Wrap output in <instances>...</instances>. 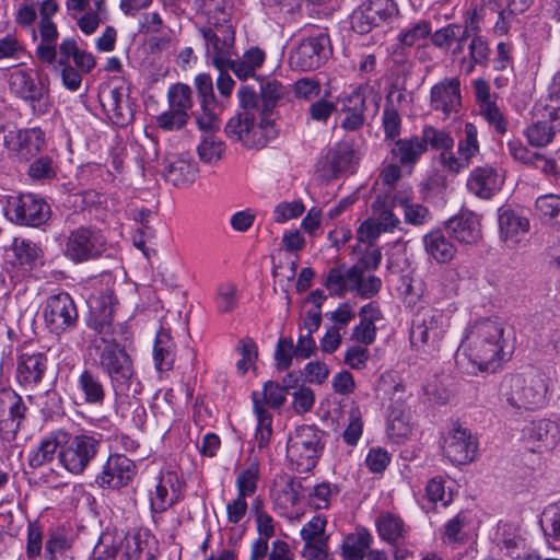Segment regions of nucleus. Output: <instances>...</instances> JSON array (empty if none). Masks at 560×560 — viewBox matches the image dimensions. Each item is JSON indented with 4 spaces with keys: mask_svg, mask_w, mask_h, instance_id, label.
Here are the masks:
<instances>
[{
    "mask_svg": "<svg viewBox=\"0 0 560 560\" xmlns=\"http://www.w3.org/2000/svg\"><path fill=\"white\" fill-rule=\"evenodd\" d=\"M252 397L254 404V413L257 418L256 440L258 442V446L264 447L268 444L272 433V416L267 409L264 408L260 399H258V393L254 392Z\"/></svg>",
    "mask_w": 560,
    "mask_h": 560,
    "instance_id": "nucleus-47",
    "label": "nucleus"
},
{
    "mask_svg": "<svg viewBox=\"0 0 560 560\" xmlns=\"http://www.w3.org/2000/svg\"><path fill=\"white\" fill-rule=\"evenodd\" d=\"M67 434L55 433L44 438L37 448L33 450L28 455V464L36 468L45 463L52 460L56 452L62 447Z\"/></svg>",
    "mask_w": 560,
    "mask_h": 560,
    "instance_id": "nucleus-41",
    "label": "nucleus"
},
{
    "mask_svg": "<svg viewBox=\"0 0 560 560\" xmlns=\"http://www.w3.org/2000/svg\"><path fill=\"white\" fill-rule=\"evenodd\" d=\"M225 151V144L214 135H205L197 148L199 159L205 163L219 161Z\"/></svg>",
    "mask_w": 560,
    "mask_h": 560,
    "instance_id": "nucleus-56",
    "label": "nucleus"
},
{
    "mask_svg": "<svg viewBox=\"0 0 560 560\" xmlns=\"http://www.w3.org/2000/svg\"><path fill=\"white\" fill-rule=\"evenodd\" d=\"M67 8L75 18L81 14L78 25L88 35L108 18L105 0H67Z\"/></svg>",
    "mask_w": 560,
    "mask_h": 560,
    "instance_id": "nucleus-21",
    "label": "nucleus"
},
{
    "mask_svg": "<svg viewBox=\"0 0 560 560\" xmlns=\"http://www.w3.org/2000/svg\"><path fill=\"white\" fill-rule=\"evenodd\" d=\"M225 133L248 149H261L277 137L278 130L271 116L238 113L228 121Z\"/></svg>",
    "mask_w": 560,
    "mask_h": 560,
    "instance_id": "nucleus-4",
    "label": "nucleus"
},
{
    "mask_svg": "<svg viewBox=\"0 0 560 560\" xmlns=\"http://www.w3.org/2000/svg\"><path fill=\"white\" fill-rule=\"evenodd\" d=\"M215 304L220 313L232 312L237 305L236 287L231 282L222 283L218 288Z\"/></svg>",
    "mask_w": 560,
    "mask_h": 560,
    "instance_id": "nucleus-63",
    "label": "nucleus"
},
{
    "mask_svg": "<svg viewBox=\"0 0 560 560\" xmlns=\"http://www.w3.org/2000/svg\"><path fill=\"white\" fill-rule=\"evenodd\" d=\"M237 98L240 107L242 108L241 113H249L253 116L261 114V105H259V95L252 86L241 85V88L237 91Z\"/></svg>",
    "mask_w": 560,
    "mask_h": 560,
    "instance_id": "nucleus-62",
    "label": "nucleus"
},
{
    "mask_svg": "<svg viewBox=\"0 0 560 560\" xmlns=\"http://www.w3.org/2000/svg\"><path fill=\"white\" fill-rule=\"evenodd\" d=\"M65 445L59 450V462L69 472L82 474L96 456L101 441L93 435L79 434L70 440H65Z\"/></svg>",
    "mask_w": 560,
    "mask_h": 560,
    "instance_id": "nucleus-11",
    "label": "nucleus"
},
{
    "mask_svg": "<svg viewBox=\"0 0 560 560\" xmlns=\"http://www.w3.org/2000/svg\"><path fill=\"white\" fill-rule=\"evenodd\" d=\"M478 442L468 429L462 425L454 428L444 438L443 452L456 465H465L475 459Z\"/></svg>",
    "mask_w": 560,
    "mask_h": 560,
    "instance_id": "nucleus-20",
    "label": "nucleus"
},
{
    "mask_svg": "<svg viewBox=\"0 0 560 560\" xmlns=\"http://www.w3.org/2000/svg\"><path fill=\"white\" fill-rule=\"evenodd\" d=\"M49 214V206L32 194L13 198L7 209L9 219L21 225L38 226L48 220Z\"/></svg>",
    "mask_w": 560,
    "mask_h": 560,
    "instance_id": "nucleus-16",
    "label": "nucleus"
},
{
    "mask_svg": "<svg viewBox=\"0 0 560 560\" xmlns=\"http://www.w3.org/2000/svg\"><path fill=\"white\" fill-rule=\"evenodd\" d=\"M259 479V467L256 463H252L246 469H243L236 477L235 486L237 495L247 498L253 495L257 490Z\"/></svg>",
    "mask_w": 560,
    "mask_h": 560,
    "instance_id": "nucleus-57",
    "label": "nucleus"
},
{
    "mask_svg": "<svg viewBox=\"0 0 560 560\" xmlns=\"http://www.w3.org/2000/svg\"><path fill=\"white\" fill-rule=\"evenodd\" d=\"M135 475L132 460L125 455H110L103 467L102 472L96 477V482L102 488L118 489L126 487Z\"/></svg>",
    "mask_w": 560,
    "mask_h": 560,
    "instance_id": "nucleus-22",
    "label": "nucleus"
},
{
    "mask_svg": "<svg viewBox=\"0 0 560 560\" xmlns=\"http://www.w3.org/2000/svg\"><path fill=\"white\" fill-rule=\"evenodd\" d=\"M376 527L380 536L389 544H397L405 538L406 527L402 520L394 514L378 516Z\"/></svg>",
    "mask_w": 560,
    "mask_h": 560,
    "instance_id": "nucleus-45",
    "label": "nucleus"
},
{
    "mask_svg": "<svg viewBox=\"0 0 560 560\" xmlns=\"http://www.w3.org/2000/svg\"><path fill=\"white\" fill-rule=\"evenodd\" d=\"M12 249L21 264L34 265L42 256V249L34 242L15 237Z\"/></svg>",
    "mask_w": 560,
    "mask_h": 560,
    "instance_id": "nucleus-59",
    "label": "nucleus"
},
{
    "mask_svg": "<svg viewBox=\"0 0 560 560\" xmlns=\"http://www.w3.org/2000/svg\"><path fill=\"white\" fill-rule=\"evenodd\" d=\"M354 151L350 144L339 142L335 144L317 164V172L325 179H331L352 170Z\"/></svg>",
    "mask_w": 560,
    "mask_h": 560,
    "instance_id": "nucleus-23",
    "label": "nucleus"
},
{
    "mask_svg": "<svg viewBox=\"0 0 560 560\" xmlns=\"http://www.w3.org/2000/svg\"><path fill=\"white\" fill-rule=\"evenodd\" d=\"M320 451V436L311 425H301L289 435L287 457L300 472H307L315 467Z\"/></svg>",
    "mask_w": 560,
    "mask_h": 560,
    "instance_id": "nucleus-7",
    "label": "nucleus"
},
{
    "mask_svg": "<svg viewBox=\"0 0 560 560\" xmlns=\"http://www.w3.org/2000/svg\"><path fill=\"white\" fill-rule=\"evenodd\" d=\"M90 317L88 326L94 331L92 337L107 338L115 336L116 330L113 325V313L116 305V299L113 290L90 296L89 301Z\"/></svg>",
    "mask_w": 560,
    "mask_h": 560,
    "instance_id": "nucleus-17",
    "label": "nucleus"
},
{
    "mask_svg": "<svg viewBox=\"0 0 560 560\" xmlns=\"http://www.w3.org/2000/svg\"><path fill=\"white\" fill-rule=\"evenodd\" d=\"M337 493L328 482L316 485L308 494V503L316 510L327 509Z\"/></svg>",
    "mask_w": 560,
    "mask_h": 560,
    "instance_id": "nucleus-64",
    "label": "nucleus"
},
{
    "mask_svg": "<svg viewBox=\"0 0 560 560\" xmlns=\"http://www.w3.org/2000/svg\"><path fill=\"white\" fill-rule=\"evenodd\" d=\"M420 142L424 143V152L428 150V147L440 152L453 149L454 147V139L450 132L433 126L423 127Z\"/></svg>",
    "mask_w": 560,
    "mask_h": 560,
    "instance_id": "nucleus-53",
    "label": "nucleus"
},
{
    "mask_svg": "<svg viewBox=\"0 0 560 560\" xmlns=\"http://www.w3.org/2000/svg\"><path fill=\"white\" fill-rule=\"evenodd\" d=\"M548 386L542 374L530 372L509 380L506 401L515 410H532L545 405Z\"/></svg>",
    "mask_w": 560,
    "mask_h": 560,
    "instance_id": "nucleus-5",
    "label": "nucleus"
},
{
    "mask_svg": "<svg viewBox=\"0 0 560 560\" xmlns=\"http://www.w3.org/2000/svg\"><path fill=\"white\" fill-rule=\"evenodd\" d=\"M162 174L167 183L175 187H183L196 179L198 166L188 156H177L165 164Z\"/></svg>",
    "mask_w": 560,
    "mask_h": 560,
    "instance_id": "nucleus-31",
    "label": "nucleus"
},
{
    "mask_svg": "<svg viewBox=\"0 0 560 560\" xmlns=\"http://www.w3.org/2000/svg\"><path fill=\"white\" fill-rule=\"evenodd\" d=\"M9 90L16 97L32 105L36 112L45 113L48 108V88L40 79L36 80L31 69H18L9 74Z\"/></svg>",
    "mask_w": 560,
    "mask_h": 560,
    "instance_id": "nucleus-14",
    "label": "nucleus"
},
{
    "mask_svg": "<svg viewBox=\"0 0 560 560\" xmlns=\"http://www.w3.org/2000/svg\"><path fill=\"white\" fill-rule=\"evenodd\" d=\"M386 430L388 436L396 443H400L411 434L409 417L405 409L392 407Z\"/></svg>",
    "mask_w": 560,
    "mask_h": 560,
    "instance_id": "nucleus-46",
    "label": "nucleus"
},
{
    "mask_svg": "<svg viewBox=\"0 0 560 560\" xmlns=\"http://www.w3.org/2000/svg\"><path fill=\"white\" fill-rule=\"evenodd\" d=\"M168 110L156 118L158 126L163 130H179L186 126L192 108V90L184 83H176L167 91Z\"/></svg>",
    "mask_w": 560,
    "mask_h": 560,
    "instance_id": "nucleus-10",
    "label": "nucleus"
},
{
    "mask_svg": "<svg viewBox=\"0 0 560 560\" xmlns=\"http://www.w3.org/2000/svg\"><path fill=\"white\" fill-rule=\"evenodd\" d=\"M265 539H256L252 545L250 560H293L289 545L283 540L272 542L271 550Z\"/></svg>",
    "mask_w": 560,
    "mask_h": 560,
    "instance_id": "nucleus-42",
    "label": "nucleus"
},
{
    "mask_svg": "<svg viewBox=\"0 0 560 560\" xmlns=\"http://www.w3.org/2000/svg\"><path fill=\"white\" fill-rule=\"evenodd\" d=\"M199 33L205 42L208 62L215 69H226L230 58L236 56L235 28L233 26L199 27Z\"/></svg>",
    "mask_w": 560,
    "mask_h": 560,
    "instance_id": "nucleus-12",
    "label": "nucleus"
},
{
    "mask_svg": "<svg viewBox=\"0 0 560 560\" xmlns=\"http://www.w3.org/2000/svg\"><path fill=\"white\" fill-rule=\"evenodd\" d=\"M431 107L448 116L457 113L462 105L460 82L458 78H445L431 88Z\"/></svg>",
    "mask_w": 560,
    "mask_h": 560,
    "instance_id": "nucleus-24",
    "label": "nucleus"
},
{
    "mask_svg": "<svg viewBox=\"0 0 560 560\" xmlns=\"http://www.w3.org/2000/svg\"><path fill=\"white\" fill-rule=\"evenodd\" d=\"M88 351L109 377L116 395L135 396L141 393L142 385L132 359L125 347L116 341L115 336L91 337Z\"/></svg>",
    "mask_w": 560,
    "mask_h": 560,
    "instance_id": "nucleus-2",
    "label": "nucleus"
},
{
    "mask_svg": "<svg viewBox=\"0 0 560 560\" xmlns=\"http://www.w3.org/2000/svg\"><path fill=\"white\" fill-rule=\"evenodd\" d=\"M511 332H506L505 323L498 318H480L467 330L462 342L464 359L459 360L467 373L494 372L509 352Z\"/></svg>",
    "mask_w": 560,
    "mask_h": 560,
    "instance_id": "nucleus-1",
    "label": "nucleus"
},
{
    "mask_svg": "<svg viewBox=\"0 0 560 560\" xmlns=\"http://www.w3.org/2000/svg\"><path fill=\"white\" fill-rule=\"evenodd\" d=\"M447 230L460 243L476 244L481 237L479 219L471 212H463L447 222Z\"/></svg>",
    "mask_w": 560,
    "mask_h": 560,
    "instance_id": "nucleus-30",
    "label": "nucleus"
},
{
    "mask_svg": "<svg viewBox=\"0 0 560 560\" xmlns=\"http://www.w3.org/2000/svg\"><path fill=\"white\" fill-rule=\"evenodd\" d=\"M330 39L319 33L302 39L289 54V65L296 71H313L320 68L330 57Z\"/></svg>",
    "mask_w": 560,
    "mask_h": 560,
    "instance_id": "nucleus-9",
    "label": "nucleus"
},
{
    "mask_svg": "<svg viewBox=\"0 0 560 560\" xmlns=\"http://www.w3.org/2000/svg\"><path fill=\"white\" fill-rule=\"evenodd\" d=\"M266 60V52L253 46L245 50L242 56L230 58L226 69L231 70L234 75L242 81L257 78V71L262 67Z\"/></svg>",
    "mask_w": 560,
    "mask_h": 560,
    "instance_id": "nucleus-29",
    "label": "nucleus"
},
{
    "mask_svg": "<svg viewBox=\"0 0 560 560\" xmlns=\"http://www.w3.org/2000/svg\"><path fill=\"white\" fill-rule=\"evenodd\" d=\"M423 245L427 254L439 264L451 261L456 254L454 244L439 230L425 234Z\"/></svg>",
    "mask_w": 560,
    "mask_h": 560,
    "instance_id": "nucleus-37",
    "label": "nucleus"
},
{
    "mask_svg": "<svg viewBox=\"0 0 560 560\" xmlns=\"http://www.w3.org/2000/svg\"><path fill=\"white\" fill-rule=\"evenodd\" d=\"M47 359L40 352L23 353L18 363L16 377L25 386L38 384L45 373Z\"/></svg>",
    "mask_w": 560,
    "mask_h": 560,
    "instance_id": "nucleus-34",
    "label": "nucleus"
},
{
    "mask_svg": "<svg viewBox=\"0 0 560 560\" xmlns=\"http://www.w3.org/2000/svg\"><path fill=\"white\" fill-rule=\"evenodd\" d=\"M558 131H560V127L556 126V121L549 119L544 112L534 106L530 124L524 131L528 143L536 148L546 147L552 142Z\"/></svg>",
    "mask_w": 560,
    "mask_h": 560,
    "instance_id": "nucleus-27",
    "label": "nucleus"
},
{
    "mask_svg": "<svg viewBox=\"0 0 560 560\" xmlns=\"http://www.w3.org/2000/svg\"><path fill=\"white\" fill-rule=\"evenodd\" d=\"M498 221L500 238L508 247H515L529 231V220L510 207L499 209Z\"/></svg>",
    "mask_w": 560,
    "mask_h": 560,
    "instance_id": "nucleus-25",
    "label": "nucleus"
},
{
    "mask_svg": "<svg viewBox=\"0 0 560 560\" xmlns=\"http://www.w3.org/2000/svg\"><path fill=\"white\" fill-rule=\"evenodd\" d=\"M25 54V45L15 32L0 37V62H18Z\"/></svg>",
    "mask_w": 560,
    "mask_h": 560,
    "instance_id": "nucleus-50",
    "label": "nucleus"
},
{
    "mask_svg": "<svg viewBox=\"0 0 560 560\" xmlns=\"http://www.w3.org/2000/svg\"><path fill=\"white\" fill-rule=\"evenodd\" d=\"M302 485L300 481L288 478L281 483H277L271 491V498L276 509L280 513H287L300 500Z\"/></svg>",
    "mask_w": 560,
    "mask_h": 560,
    "instance_id": "nucleus-40",
    "label": "nucleus"
},
{
    "mask_svg": "<svg viewBox=\"0 0 560 560\" xmlns=\"http://www.w3.org/2000/svg\"><path fill=\"white\" fill-rule=\"evenodd\" d=\"M457 153L466 160H470L479 153V142L477 139V128L471 122H466L464 135L458 141Z\"/></svg>",
    "mask_w": 560,
    "mask_h": 560,
    "instance_id": "nucleus-60",
    "label": "nucleus"
},
{
    "mask_svg": "<svg viewBox=\"0 0 560 560\" xmlns=\"http://www.w3.org/2000/svg\"><path fill=\"white\" fill-rule=\"evenodd\" d=\"M360 323L352 330V338L365 346L375 341V323L382 318L381 310L374 303L364 305L359 313Z\"/></svg>",
    "mask_w": 560,
    "mask_h": 560,
    "instance_id": "nucleus-36",
    "label": "nucleus"
},
{
    "mask_svg": "<svg viewBox=\"0 0 560 560\" xmlns=\"http://www.w3.org/2000/svg\"><path fill=\"white\" fill-rule=\"evenodd\" d=\"M503 180L498 171L490 165L478 166L469 175L467 188L474 195L489 199L501 188Z\"/></svg>",
    "mask_w": 560,
    "mask_h": 560,
    "instance_id": "nucleus-28",
    "label": "nucleus"
},
{
    "mask_svg": "<svg viewBox=\"0 0 560 560\" xmlns=\"http://www.w3.org/2000/svg\"><path fill=\"white\" fill-rule=\"evenodd\" d=\"M26 407L22 398L11 389L0 390V436L5 441L14 440Z\"/></svg>",
    "mask_w": 560,
    "mask_h": 560,
    "instance_id": "nucleus-19",
    "label": "nucleus"
},
{
    "mask_svg": "<svg viewBox=\"0 0 560 560\" xmlns=\"http://www.w3.org/2000/svg\"><path fill=\"white\" fill-rule=\"evenodd\" d=\"M447 328L448 318L441 310L419 311L412 319L410 329L412 349L423 357H436L441 351Z\"/></svg>",
    "mask_w": 560,
    "mask_h": 560,
    "instance_id": "nucleus-3",
    "label": "nucleus"
},
{
    "mask_svg": "<svg viewBox=\"0 0 560 560\" xmlns=\"http://www.w3.org/2000/svg\"><path fill=\"white\" fill-rule=\"evenodd\" d=\"M524 434L529 441L553 448L560 443V419L535 420L524 429Z\"/></svg>",
    "mask_w": 560,
    "mask_h": 560,
    "instance_id": "nucleus-33",
    "label": "nucleus"
},
{
    "mask_svg": "<svg viewBox=\"0 0 560 560\" xmlns=\"http://www.w3.org/2000/svg\"><path fill=\"white\" fill-rule=\"evenodd\" d=\"M535 106L544 112L549 119L556 121L557 127H560V74L553 77L548 96Z\"/></svg>",
    "mask_w": 560,
    "mask_h": 560,
    "instance_id": "nucleus-51",
    "label": "nucleus"
},
{
    "mask_svg": "<svg viewBox=\"0 0 560 560\" xmlns=\"http://www.w3.org/2000/svg\"><path fill=\"white\" fill-rule=\"evenodd\" d=\"M327 521L320 515L314 516L301 529V537L304 540L303 552H328V536L326 535Z\"/></svg>",
    "mask_w": 560,
    "mask_h": 560,
    "instance_id": "nucleus-32",
    "label": "nucleus"
},
{
    "mask_svg": "<svg viewBox=\"0 0 560 560\" xmlns=\"http://www.w3.org/2000/svg\"><path fill=\"white\" fill-rule=\"evenodd\" d=\"M395 205H399L404 211L405 221L412 225H422L431 220L429 209L420 203L411 202L406 199H395Z\"/></svg>",
    "mask_w": 560,
    "mask_h": 560,
    "instance_id": "nucleus-58",
    "label": "nucleus"
},
{
    "mask_svg": "<svg viewBox=\"0 0 560 560\" xmlns=\"http://www.w3.org/2000/svg\"><path fill=\"white\" fill-rule=\"evenodd\" d=\"M424 153V143L419 137L398 139L390 148L392 160L405 166H412Z\"/></svg>",
    "mask_w": 560,
    "mask_h": 560,
    "instance_id": "nucleus-39",
    "label": "nucleus"
},
{
    "mask_svg": "<svg viewBox=\"0 0 560 560\" xmlns=\"http://www.w3.org/2000/svg\"><path fill=\"white\" fill-rule=\"evenodd\" d=\"M372 541L371 534L365 529H359L349 534L342 542V555L346 560H363L365 551Z\"/></svg>",
    "mask_w": 560,
    "mask_h": 560,
    "instance_id": "nucleus-44",
    "label": "nucleus"
},
{
    "mask_svg": "<svg viewBox=\"0 0 560 560\" xmlns=\"http://www.w3.org/2000/svg\"><path fill=\"white\" fill-rule=\"evenodd\" d=\"M71 547L72 539L63 533L56 532L46 541V558L47 560H70L68 552Z\"/></svg>",
    "mask_w": 560,
    "mask_h": 560,
    "instance_id": "nucleus-54",
    "label": "nucleus"
},
{
    "mask_svg": "<svg viewBox=\"0 0 560 560\" xmlns=\"http://www.w3.org/2000/svg\"><path fill=\"white\" fill-rule=\"evenodd\" d=\"M535 210L544 223L560 225V196L549 194L538 197Z\"/></svg>",
    "mask_w": 560,
    "mask_h": 560,
    "instance_id": "nucleus-48",
    "label": "nucleus"
},
{
    "mask_svg": "<svg viewBox=\"0 0 560 560\" xmlns=\"http://www.w3.org/2000/svg\"><path fill=\"white\" fill-rule=\"evenodd\" d=\"M107 242L101 231L80 226L69 232L62 253L74 264L96 259L106 250Z\"/></svg>",
    "mask_w": 560,
    "mask_h": 560,
    "instance_id": "nucleus-8",
    "label": "nucleus"
},
{
    "mask_svg": "<svg viewBox=\"0 0 560 560\" xmlns=\"http://www.w3.org/2000/svg\"><path fill=\"white\" fill-rule=\"evenodd\" d=\"M215 108L217 104L210 105L209 107H200V110L194 114L198 129L205 132V135H213L214 131L220 128V121L218 114L215 113Z\"/></svg>",
    "mask_w": 560,
    "mask_h": 560,
    "instance_id": "nucleus-61",
    "label": "nucleus"
},
{
    "mask_svg": "<svg viewBox=\"0 0 560 560\" xmlns=\"http://www.w3.org/2000/svg\"><path fill=\"white\" fill-rule=\"evenodd\" d=\"M44 320L56 335L73 328L78 322V311L72 298L66 292L48 296L44 305Z\"/></svg>",
    "mask_w": 560,
    "mask_h": 560,
    "instance_id": "nucleus-15",
    "label": "nucleus"
},
{
    "mask_svg": "<svg viewBox=\"0 0 560 560\" xmlns=\"http://www.w3.org/2000/svg\"><path fill=\"white\" fill-rule=\"evenodd\" d=\"M377 96L374 90L361 84L352 89L349 93H343L337 98L339 114L341 116L340 127L345 131H358L366 121V112L373 106V112L377 110Z\"/></svg>",
    "mask_w": 560,
    "mask_h": 560,
    "instance_id": "nucleus-6",
    "label": "nucleus"
},
{
    "mask_svg": "<svg viewBox=\"0 0 560 560\" xmlns=\"http://www.w3.org/2000/svg\"><path fill=\"white\" fill-rule=\"evenodd\" d=\"M175 346L168 331L161 329L155 338L153 358L155 368L163 372L170 371L175 361Z\"/></svg>",
    "mask_w": 560,
    "mask_h": 560,
    "instance_id": "nucleus-43",
    "label": "nucleus"
},
{
    "mask_svg": "<svg viewBox=\"0 0 560 560\" xmlns=\"http://www.w3.org/2000/svg\"><path fill=\"white\" fill-rule=\"evenodd\" d=\"M180 481L173 471L162 474L150 490L151 509L155 513H162L174 505L180 498Z\"/></svg>",
    "mask_w": 560,
    "mask_h": 560,
    "instance_id": "nucleus-26",
    "label": "nucleus"
},
{
    "mask_svg": "<svg viewBox=\"0 0 560 560\" xmlns=\"http://www.w3.org/2000/svg\"><path fill=\"white\" fill-rule=\"evenodd\" d=\"M431 23L427 20H418L409 26L402 28L398 34L400 44L407 47L422 46L431 35Z\"/></svg>",
    "mask_w": 560,
    "mask_h": 560,
    "instance_id": "nucleus-49",
    "label": "nucleus"
},
{
    "mask_svg": "<svg viewBox=\"0 0 560 560\" xmlns=\"http://www.w3.org/2000/svg\"><path fill=\"white\" fill-rule=\"evenodd\" d=\"M77 388L82 394L84 402L90 405H103L106 396L105 386L98 375L90 370H84L78 376Z\"/></svg>",
    "mask_w": 560,
    "mask_h": 560,
    "instance_id": "nucleus-38",
    "label": "nucleus"
},
{
    "mask_svg": "<svg viewBox=\"0 0 560 560\" xmlns=\"http://www.w3.org/2000/svg\"><path fill=\"white\" fill-rule=\"evenodd\" d=\"M540 526L548 542L560 541V502L549 504L544 509Z\"/></svg>",
    "mask_w": 560,
    "mask_h": 560,
    "instance_id": "nucleus-52",
    "label": "nucleus"
},
{
    "mask_svg": "<svg viewBox=\"0 0 560 560\" xmlns=\"http://www.w3.org/2000/svg\"><path fill=\"white\" fill-rule=\"evenodd\" d=\"M196 3L197 14L206 21L207 27L232 26L231 5L228 0H198Z\"/></svg>",
    "mask_w": 560,
    "mask_h": 560,
    "instance_id": "nucleus-35",
    "label": "nucleus"
},
{
    "mask_svg": "<svg viewBox=\"0 0 560 560\" xmlns=\"http://www.w3.org/2000/svg\"><path fill=\"white\" fill-rule=\"evenodd\" d=\"M3 144L15 158L27 161L44 145V132L39 128L20 130L13 126L1 127Z\"/></svg>",
    "mask_w": 560,
    "mask_h": 560,
    "instance_id": "nucleus-18",
    "label": "nucleus"
},
{
    "mask_svg": "<svg viewBox=\"0 0 560 560\" xmlns=\"http://www.w3.org/2000/svg\"><path fill=\"white\" fill-rule=\"evenodd\" d=\"M285 88L276 80H270L260 85V95L262 100L261 114L272 117V109L283 97Z\"/></svg>",
    "mask_w": 560,
    "mask_h": 560,
    "instance_id": "nucleus-55",
    "label": "nucleus"
},
{
    "mask_svg": "<svg viewBox=\"0 0 560 560\" xmlns=\"http://www.w3.org/2000/svg\"><path fill=\"white\" fill-rule=\"evenodd\" d=\"M397 13L398 7L394 0H365L352 11L350 24L354 32L368 34Z\"/></svg>",
    "mask_w": 560,
    "mask_h": 560,
    "instance_id": "nucleus-13",
    "label": "nucleus"
}]
</instances>
